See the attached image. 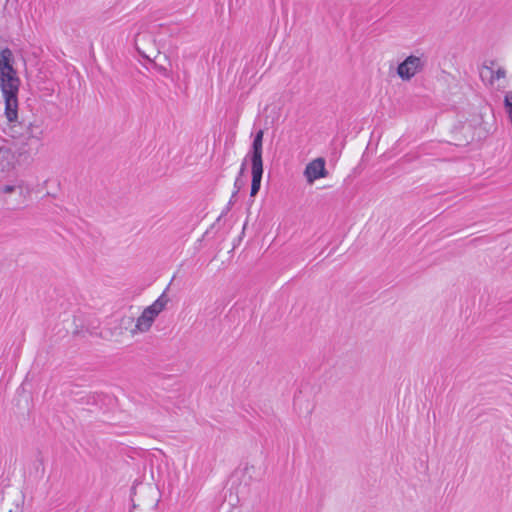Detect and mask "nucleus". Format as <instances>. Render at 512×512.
Masks as SVG:
<instances>
[{"mask_svg":"<svg viewBox=\"0 0 512 512\" xmlns=\"http://www.w3.org/2000/svg\"><path fill=\"white\" fill-rule=\"evenodd\" d=\"M244 169H245V163L242 164V167H241V170H240L241 174L244 172Z\"/></svg>","mask_w":512,"mask_h":512,"instance_id":"nucleus-15","label":"nucleus"},{"mask_svg":"<svg viewBox=\"0 0 512 512\" xmlns=\"http://www.w3.org/2000/svg\"><path fill=\"white\" fill-rule=\"evenodd\" d=\"M304 177L308 184H313L316 180L325 178L328 175L324 158L318 157L310 161L304 169Z\"/></svg>","mask_w":512,"mask_h":512,"instance_id":"nucleus-10","label":"nucleus"},{"mask_svg":"<svg viewBox=\"0 0 512 512\" xmlns=\"http://www.w3.org/2000/svg\"><path fill=\"white\" fill-rule=\"evenodd\" d=\"M485 73L489 74L487 84L490 87L504 89L507 86V70L495 61H491L489 65H483L481 70L482 79L485 78Z\"/></svg>","mask_w":512,"mask_h":512,"instance_id":"nucleus-6","label":"nucleus"},{"mask_svg":"<svg viewBox=\"0 0 512 512\" xmlns=\"http://www.w3.org/2000/svg\"><path fill=\"white\" fill-rule=\"evenodd\" d=\"M251 174L252 182L250 196L254 197L260 190L263 175V164H251Z\"/></svg>","mask_w":512,"mask_h":512,"instance_id":"nucleus-12","label":"nucleus"},{"mask_svg":"<svg viewBox=\"0 0 512 512\" xmlns=\"http://www.w3.org/2000/svg\"><path fill=\"white\" fill-rule=\"evenodd\" d=\"M14 55L9 48L0 51V91L4 100V115L12 131L17 124L18 93L21 80L14 68Z\"/></svg>","mask_w":512,"mask_h":512,"instance_id":"nucleus-1","label":"nucleus"},{"mask_svg":"<svg viewBox=\"0 0 512 512\" xmlns=\"http://www.w3.org/2000/svg\"><path fill=\"white\" fill-rule=\"evenodd\" d=\"M426 66V59L423 55H409L397 66L396 73L403 82L411 81L417 74L421 73Z\"/></svg>","mask_w":512,"mask_h":512,"instance_id":"nucleus-5","label":"nucleus"},{"mask_svg":"<svg viewBox=\"0 0 512 512\" xmlns=\"http://www.w3.org/2000/svg\"><path fill=\"white\" fill-rule=\"evenodd\" d=\"M504 108L508 119L512 123V90L508 91L504 96Z\"/></svg>","mask_w":512,"mask_h":512,"instance_id":"nucleus-13","label":"nucleus"},{"mask_svg":"<svg viewBox=\"0 0 512 512\" xmlns=\"http://www.w3.org/2000/svg\"><path fill=\"white\" fill-rule=\"evenodd\" d=\"M31 195L26 181L16 173H7L0 179V202L9 210H18Z\"/></svg>","mask_w":512,"mask_h":512,"instance_id":"nucleus-2","label":"nucleus"},{"mask_svg":"<svg viewBox=\"0 0 512 512\" xmlns=\"http://www.w3.org/2000/svg\"><path fill=\"white\" fill-rule=\"evenodd\" d=\"M7 174L6 171H1L0 170V179H3L5 177V175Z\"/></svg>","mask_w":512,"mask_h":512,"instance_id":"nucleus-14","label":"nucleus"},{"mask_svg":"<svg viewBox=\"0 0 512 512\" xmlns=\"http://www.w3.org/2000/svg\"><path fill=\"white\" fill-rule=\"evenodd\" d=\"M7 123L9 122L7 121ZM19 125L20 123L17 120V124L16 127H14V131H12L11 127H9L11 131V136L13 138H23L25 140L35 139L37 141H40L43 138L44 130L42 128L41 121L33 120L25 124L23 133H20L18 131ZM8 126H10V124H8Z\"/></svg>","mask_w":512,"mask_h":512,"instance_id":"nucleus-9","label":"nucleus"},{"mask_svg":"<svg viewBox=\"0 0 512 512\" xmlns=\"http://www.w3.org/2000/svg\"><path fill=\"white\" fill-rule=\"evenodd\" d=\"M26 158V152L13 150L11 147H0V170L14 173L13 170L20 163L21 158Z\"/></svg>","mask_w":512,"mask_h":512,"instance_id":"nucleus-8","label":"nucleus"},{"mask_svg":"<svg viewBox=\"0 0 512 512\" xmlns=\"http://www.w3.org/2000/svg\"><path fill=\"white\" fill-rule=\"evenodd\" d=\"M169 298L163 292L151 305L147 306L135 320V324L129 329L131 337L147 333L151 330L157 317L166 309Z\"/></svg>","mask_w":512,"mask_h":512,"instance_id":"nucleus-3","label":"nucleus"},{"mask_svg":"<svg viewBox=\"0 0 512 512\" xmlns=\"http://www.w3.org/2000/svg\"><path fill=\"white\" fill-rule=\"evenodd\" d=\"M25 496L22 491L14 489L4 494L0 503V512H23Z\"/></svg>","mask_w":512,"mask_h":512,"instance_id":"nucleus-7","label":"nucleus"},{"mask_svg":"<svg viewBox=\"0 0 512 512\" xmlns=\"http://www.w3.org/2000/svg\"><path fill=\"white\" fill-rule=\"evenodd\" d=\"M263 131L259 130L252 144V155L251 164H263L262 160V143H263Z\"/></svg>","mask_w":512,"mask_h":512,"instance_id":"nucleus-11","label":"nucleus"},{"mask_svg":"<svg viewBox=\"0 0 512 512\" xmlns=\"http://www.w3.org/2000/svg\"><path fill=\"white\" fill-rule=\"evenodd\" d=\"M132 502L134 508L154 512L159 502V491L153 484H138L133 488Z\"/></svg>","mask_w":512,"mask_h":512,"instance_id":"nucleus-4","label":"nucleus"}]
</instances>
